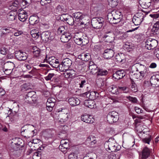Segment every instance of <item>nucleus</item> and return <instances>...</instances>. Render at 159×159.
<instances>
[{
  "instance_id": "8",
  "label": "nucleus",
  "mask_w": 159,
  "mask_h": 159,
  "mask_svg": "<svg viewBox=\"0 0 159 159\" xmlns=\"http://www.w3.org/2000/svg\"><path fill=\"white\" fill-rule=\"evenodd\" d=\"M114 54V50L113 49L107 48L105 50L103 56L106 59H110L113 57Z\"/></svg>"
},
{
  "instance_id": "34",
  "label": "nucleus",
  "mask_w": 159,
  "mask_h": 159,
  "mask_svg": "<svg viewBox=\"0 0 159 159\" xmlns=\"http://www.w3.org/2000/svg\"><path fill=\"white\" fill-rule=\"evenodd\" d=\"M64 133H61L60 134H59V137L60 138L63 139L61 141V144H66V145H69L68 143V140H66V139H65L63 138V137H62V136L63 135V134H64L65 136H66V132L65 131L64 132Z\"/></svg>"
},
{
  "instance_id": "64",
  "label": "nucleus",
  "mask_w": 159,
  "mask_h": 159,
  "mask_svg": "<svg viewBox=\"0 0 159 159\" xmlns=\"http://www.w3.org/2000/svg\"><path fill=\"white\" fill-rule=\"evenodd\" d=\"M68 110L67 109H62L61 110H59V111H58V112H59L61 111V112L64 113V114H67V112Z\"/></svg>"
},
{
  "instance_id": "42",
  "label": "nucleus",
  "mask_w": 159,
  "mask_h": 159,
  "mask_svg": "<svg viewBox=\"0 0 159 159\" xmlns=\"http://www.w3.org/2000/svg\"><path fill=\"white\" fill-rule=\"evenodd\" d=\"M7 18L8 20L12 21L16 19L15 15L13 11H11L8 13L7 15Z\"/></svg>"
},
{
  "instance_id": "9",
  "label": "nucleus",
  "mask_w": 159,
  "mask_h": 159,
  "mask_svg": "<svg viewBox=\"0 0 159 159\" xmlns=\"http://www.w3.org/2000/svg\"><path fill=\"white\" fill-rule=\"evenodd\" d=\"M89 70L90 73L93 75L97 73L98 68L97 66L93 61H90L89 64Z\"/></svg>"
},
{
  "instance_id": "60",
  "label": "nucleus",
  "mask_w": 159,
  "mask_h": 159,
  "mask_svg": "<svg viewBox=\"0 0 159 159\" xmlns=\"http://www.w3.org/2000/svg\"><path fill=\"white\" fill-rule=\"evenodd\" d=\"M40 49H38L37 50L34 51L33 53L35 57H37L40 55Z\"/></svg>"
},
{
  "instance_id": "57",
  "label": "nucleus",
  "mask_w": 159,
  "mask_h": 159,
  "mask_svg": "<svg viewBox=\"0 0 159 159\" xmlns=\"http://www.w3.org/2000/svg\"><path fill=\"white\" fill-rule=\"evenodd\" d=\"M87 84V82L85 80H82L80 81V82L79 83L80 88H83L84 85Z\"/></svg>"
},
{
  "instance_id": "19",
  "label": "nucleus",
  "mask_w": 159,
  "mask_h": 159,
  "mask_svg": "<svg viewBox=\"0 0 159 159\" xmlns=\"http://www.w3.org/2000/svg\"><path fill=\"white\" fill-rule=\"evenodd\" d=\"M23 68H26L27 70H29L32 69L31 71L29 72V73L32 75L35 74L36 72V69L34 68H33V66L31 65L26 63L23 64Z\"/></svg>"
},
{
  "instance_id": "33",
  "label": "nucleus",
  "mask_w": 159,
  "mask_h": 159,
  "mask_svg": "<svg viewBox=\"0 0 159 159\" xmlns=\"http://www.w3.org/2000/svg\"><path fill=\"white\" fill-rule=\"evenodd\" d=\"M67 27L65 25L60 26L57 30V33L59 34H64L66 32Z\"/></svg>"
},
{
  "instance_id": "56",
  "label": "nucleus",
  "mask_w": 159,
  "mask_h": 159,
  "mask_svg": "<svg viewBox=\"0 0 159 159\" xmlns=\"http://www.w3.org/2000/svg\"><path fill=\"white\" fill-rule=\"evenodd\" d=\"M60 148L61 149V151H62V149H65L66 151V150L69 148V145H68L66 144H61V145L59 146Z\"/></svg>"
},
{
  "instance_id": "12",
  "label": "nucleus",
  "mask_w": 159,
  "mask_h": 159,
  "mask_svg": "<svg viewBox=\"0 0 159 159\" xmlns=\"http://www.w3.org/2000/svg\"><path fill=\"white\" fill-rule=\"evenodd\" d=\"M73 16L75 18V21H80V20L84 18L85 20L88 17L84 15L82 13L80 12H76L73 13L72 14Z\"/></svg>"
},
{
  "instance_id": "30",
  "label": "nucleus",
  "mask_w": 159,
  "mask_h": 159,
  "mask_svg": "<svg viewBox=\"0 0 159 159\" xmlns=\"http://www.w3.org/2000/svg\"><path fill=\"white\" fill-rule=\"evenodd\" d=\"M14 65L13 63L10 62L9 64L7 65V66L10 67V69L4 68L5 70L4 72L5 74L9 75L11 73L13 69Z\"/></svg>"
},
{
  "instance_id": "38",
  "label": "nucleus",
  "mask_w": 159,
  "mask_h": 159,
  "mask_svg": "<svg viewBox=\"0 0 159 159\" xmlns=\"http://www.w3.org/2000/svg\"><path fill=\"white\" fill-rule=\"evenodd\" d=\"M108 4L111 7H115L118 4V0H107Z\"/></svg>"
},
{
  "instance_id": "15",
  "label": "nucleus",
  "mask_w": 159,
  "mask_h": 159,
  "mask_svg": "<svg viewBox=\"0 0 159 159\" xmlns=\"http://www.w3.org/2000/svg\"><path fill=\"white\" fill-rule=\"evenodd\" d=\"M81 119L83 121L87 123H93L94 120L92 116L86 114H84L82 116Z\"/></svg>"
},
{
  "instance_id": "54",
  "label": "nucleus",
  "mask_w": 159,
  "mask_h": 159,
  "mask_svg": "<svg viewBox=\"0 0 159 159\" xmlns=\"http://www.w3.org/2000/svg\"><path fill=\"white\" fill-rule=\"evenodd\" d=\"M52 0H41L40 3L43 6L48 3L51 2Z\"/></svg>"
},
{
  "instance_id": "53",
  "label": "nucleus",
  "mask_w": 159,
  "mask_h": 159,
  "mask_svg": "<svg viewBox=\"0 0 159 159\" xmlns=\"http://www.w3.org/2000/svg\"><path fill=\"white\" fill-rule=\"evenodd\" d=\"M56 102L55 99L53 98H50L48 99L46 104H50V103H55Z\"/></svg>"
},
{
  "instance_id": "17",
  "label": "nucleus",
  "mask_w": 159,
  "mask_h": 159,
  "mask_svg": "<svg viewBox=\"0 0 159 159\" xmlns=\"http://www.w3.org/2000/svg\"><path fill=\"white\" fill-rule=\"evenodd\" d=\"M151 150L147 147H145L142 150V158L146 159L150 155Z\"/></svg>"
},
{
  "instance_id": "7",
  "label": "nucleus",
  "mask_w": 159,
  "mask_h": 159,
  "mask_svg": "<svg viewBox=\"0 0 159 159\" xmlns=\"http://www.w3.org/2000/svg\"><path fill=\"white\" fill-rule=\"evenodd\" d=\"M118 114V113L115 111L110 112L107 117V121L111 124L117 121L119 118Z\"/></svg>"
},
{
  "instance_id": "11",
  "label": "nucleus",
  "mask_w": 159,
  "mask_h": 159,
  "mask_svg": "<svg viewBox=\"0 0 159 159\" xmlns=\"http://www.w3.org/2000/svg\"><path fill=\"white\" fill-rule=\"evenodd\" d=\"M151 85L153 87H157L159 86V75H156L152 76L150 80Z\"/></svg>"
},
{
  "instance_id": "47",
  "label": "nucleus",
  "mask_w": 159,
  "mask_h": 159,
  "mask_svg": "<svg viewBox=\"0 0 159 159\" xmlns=\"http://www.w3.org/2000/svg\"><path fill=\"white\" fill-rule=\"evenodd\" d=\"M78 156L77 154L74 153H71L68 156V159H77Z\"/></svg>"
},
{
  "instance_id": "50",
  "label": "nucleus",
  "mask_w": 159,
  "mask_h": 159,
  "mask_svg": "<svg viewBox=\"0 0 159 159\" xmlns=\"http://www.w3.org/2000/svg\"><path fill=\"white\" fill-rule=\"evenodd\" d=\"M67 14H63L61 15L60 17V19L62 21H66L68 16Z\"/></svg>"
},
{
  "instance_id": "24",
  "label": "nucleus",
  "mask_w": 159,
  "mask_h": 159,
  "mask_svg": "<svg viewBox=\"0 0 159 159\" xmlns=\"http://www.w3.org/2000/svg\"><path fill=\"white\" fill-rule=\"evenodd\" d=\"M68 102L71 105L73 106L78 105L80 103V100L77 98H70L68 100Z\"/></svg>"
},
{
  "instance_id": "29",
  "label": "nucleus",
  "mask_w": 159,
  "mask_h": 159,
  "mask_svg": "<svg viewBox=\"0 0 159 159\" xmlns=\"http://www.w3.org/2000/svg\"><path fill=\"white\" fill-rule=\"evenodd\" d=\"M86 142L91 145H94L96 142V138L93 135H90L87 138Z\"/></svg>"
},
{
  "instance_id": "37",
  "label": "nucleus",
  "mask_w": 159,
  "mask_h": 159,
  "mask_svg": "<svg viewBox=\"0 0 159 159\" xmlns=\"http://www.w3.org/2000/svg\"><path fill=\"white\" fill-rule=\"evenodd\" d=\"M108 73V71L107 70L102 69H98L97 76L105 75H107Z\"/></svg>"
},
{
  "instance_id": "46",
  "label": "nucleus",
  "mask_w": 159,
  "mask_h": 159,
  "mask_svg": "<svg viewBox=\"0 0 159 159\" xmlns=\"http://www.w3.org/2000/svg\"><path fill=\"white\" fill-rule=\"evenodd\" d=\"M126 98L130 101L131 102L133 103H136L137 102L138 100L137 98L135 97H133L130 96L127 97Z\"/></svg>"
},
{
  "instance_id": "62",
  "label": "nucleus",
  "mask_w": 159,
  "mask_h": 159,
  "mask_svg": "<svg viewBox=\"0 0 159 159\" xmlns=\"http://www.w3.org/2000/svg\"><path fill=\"white\" fill-rule=\"evenodd\" d=\"M116 61L119 62H121L123 60L119 55L116 56Z\"/></svg>"
},
{
  "instance_id": "59",
  "label": "nucleus",
  "mask_w": 159,
  "mask_h": 159,
  "mask_svg": "<svg viewBox=\"0 0 159 159\" xmlns=\"http://www.w3.org/2000/svg\"><path fill=\"white\" fill-rule=\"evenodd\" d=\"M82 56L84 57V60L85 61H88L90 57L89 54L84 53L82 54Z\"/></svg>"
},
{
  "instance_id": "61",
  "label": "nucleus",
  "mask_w": 159,
  "mask_h": 159,
  "mask_svg": "<svg viewBox=\"0 0 159 159\" xmlns=\"http://www.w3.org/2000/svg\"><path fill=\"white\" fill-rule=\"evenodd\" d=\"M7 49L4 47H2L0 49V52L1 54L5 55L6 53Z\"/></svg>"
},
{
  "instance_id": "49",
  "label": "nucleus",
  "mask_w": 159,
  "mask_h": 159,
  "mask_svg": "<svg viewBox=\"0 0 159 159\" xmlns=\"http://www.w3.org/2000/svg\"><path fill=\"white\" fill-rule=\"evenodd\" d=\"M31 34L33 38H35L36 39L38 38L40 34V33L38 32H36V33H34L33 30H31Z\"/></svg>"
},
{
  "instance_id": "18",
  "label": "nucleus",
  "mask_w": 159,
  "mask_h": 159,
  "mask_svg": "<svg viewBox=\"0 0 159 159\" xmlns=\"http://www.w3.org/2000/svg\"><path fill=\"white\" fill-rule=\"evenodd\" d=\"M71 38V35L70 34L68 33H66L64 34H63L61 36L60 39L61 41L63 43L68 42Z\"/></svg>"
},
{
  "instance_id": "32",
  "label": "nucleus",
  "mask_w": 159,
  "mask_h": 159,
  "mask_svg": "<svg viewBox=\"0 0 159 159\" xmlns=\"http://www.w3.org/2000/svg\"><path fill=\"white\" fill-rule=\"evenodd\" d=\"M62 62L64 65V66L65 68H67L68 69L72 64L71 61L68 58H66L63 60Z\"/></svg>"
},
{
  "instance_id": "41",
  "label": "nucleus",
  "mask_w": 159,
  "mask_h": 159,
  "mask_svg": "<svg viewBox=\"0 0 159 159\" xmlns=\"http://www.w3.org/2000/svg\"><path fill=\"white\" fill-rule=\"evenodd\" d=\"M146 15L145 13L144 14L142 11H140L137 13L134 16L143 20V19L145 16Z\"/></svg>"
},
{
  "instance_id": "27",
  "label": "nucleus",
  "mask_w": 159,
  "mask_h": 159,
  "mask_svg": "<svg viewBox=\"0 0 159 159\" xmlns=\"http://www.w3.org/2000/svg\"><path fill=\"white\" fill-rule=\"evenodd\" d=\"M123 47L128 51L132 50L134 47V45L130 42H126L124 45Z\"/></svg>"
},
{
  "instance_id": "58",
  "label": "nucleus",
  "mask_w": 159,
  "mask_h": 159,
  "mask_svg": "<svg viewBox=\"0 0 159 159\" xmlns=\"http://www.w3.org/2000/svg\"><path fill=\"white\" fill-rule=\"evenodd\" d=\"M134 109L136 112L138 114L143 113V110L139 107H134Z\"/></svg>"
},
{
  "instance_id": "2",
  "label": "nucleus",
  "mask_w": 159,
  "mask_h": 159,
  "mask_svg": "<svg viewBox=\"0 0 159 159\" xmlns=\"http://www.w3.org/2000/svg\"><path fill=\"white\" fill-rule=\"evenodd\" d=\"M106 150L109 152L117 151L120 150L121 146L117 143L114 139H109L108 142L105 144Z\"/></svg>"
},
{
  "instance_id": "45",
  "label": "nucleus",
  "mask_w": 159,
  "mask_h": 159,
  "mask_svg": "<svg viewBox=\"0 0 159 159\" xmlns=\"http://www.w3.org/2000/svg\"><path fill=\"white\" fill-rule=\"evenodd\" d=\"M57 67L59 68V70L61 72L65 71V72L67 70H68L67 68H65V67L64 66V65H63L62 62L61 64H59L57 66Z\"/></svg>"
},
{
  "instance_id": "14",
  "label": "nucleus",
  "mask_w": 159,
  "mask_h": 159,
  "mask_svg": "<svg viewBox=\"0 0 159 159\" xmlns=\"http://www.w3.org/2000/svg\"><path fill=\"white\" fill-rule=\"evenodd\" d=\"M15 56L17 59L20 61L25 60L27 58V55L26 53L21 52L20 51L16 53Z\"/></svg>"
},
{
  "instance_id": "20",
  "label": "nucleus",
  "mask_w": 159,
  "mask_h": 159,
  "mask_svg": "<svg viewBox=\"0 0 159 159\" xmlns=\"http://www.w3.org/2000/svg\"><path fill=\"white\" fill-rule=\"evenodd\" d=\"M66 9L64 6L60 5H57L55 9V12L59 15L64 14L66 12Z\"/></svg>"
},
{
  "instance_id": "35",
  "label": "nucleus",
  "mask_w": 159,
  "mask_h": 159,
  "mask_svg": "<svg viewBox=\"0 0 159 159\" xmlns=\"http://www.w3.org/2000/svg\"><path fill=\"white\" fill-rule=\"evenodd\" d=\"M108 91L113 94H117L119 93L118 89L115 85L110 86L108 88Z\"/></svg>"
},
{
  "instance_id": "16",
  "label": "nucleus",
  "mask_w": 159,
  "mask_h": 159,
  "mask_svg": "<svg viewBox=\"0 0 159 159\" xmlns=\"http://www.w3.org/2000/svg\"><path fill=\"white\" fill-rule=\"evenodd\" d=\"M18 16L19 20L22 22L25 21L27 18V13L24 10L19 11Z\"/></svg>"
},
{
  "instance_id": "40",
  "label": "nucleus",
  "mask_w": 159,
  "mask_h": 159,
  "mask_svg": "<svg viewBox=\"0 0 159 159\" xmlns=\"http://www.w3.org/2000/svg\"><path fill=\"white\" fill-rule=\"evenodd\" d=\"M88 94H89V96L90 98L94 99L95 98V96L96 93L95 92H93L90 93L86 92L82 94V95L84 96V95H85L87 96V97H88L87 95Z\"/></svg>"
},
{
  "instance_id": "63",
  "label": "nucleus",
  "mask_w": 159,
  "mask_h": 159,
  "mask_svg": "<svg viewBox=\"0 0 159 159\" xmlns=\"http://www.w3.org/2000/svg\"><path fill=\"white\" fill-rule=\"evenodd\" d=\"M22 32L20 31H18L14 33V35L16 36H18L22 34Z\"/></svg>"
},
{
  "instance_id": "31",
  "label": "nucleus",
  "mask_w": 159,
  "mask_h": 159,
  "mask_svg": "<svg viewBox=\"0 0 159 159\" xmlns=\"http://www.w3.org/2000/svg\"><path fill=\"white\" fill-rule=\"evenodd\" d=\"M50 32L49 31L43 32L41 35V38L43 40L47 41L49 39L50 35Z\"/></svg>"
},
{
  "instance_id": "22",
  "label": "nucleus",
  "mask_w": 159,
  "mask_h": 159,
  "mask_svg": "<svg viewBox=\"0 0 159 159\" xmlns=\"http://www.w3.org/2000/svg\"><path fill=\"white\" fill-rule=\"evenodd\" d=\"M76 72L73 70H67L64 73V75L67 78H72L75 76Z\"/></svg>"
},
{
  "instance_id": "23",
  "label": "nucleus",
  "mask_w": 159,
  "mask_h": 159,
  "mask_svg": "<svg viewBox=\"0 0 159 159\" xmlns=\"http://www.w3.org/2000/svg\"><path fill=\"white\" fill-rule=\"evenodd\" d=\"M39 22V18L36 15L31 16L29 18V23L31 25H34Z\"/></svg>"
},
{
  "instance_id": "43",
  "label": "nucleus",
  "mask_w": 159,
  "mask_h": 159,
  "mask_svg": "<svg viewBox=\"0 0 159 159\" xmlns=\"http://www.w3.org/2000/svg\"><path fill=\"white\" fill-rule=\"evenodd\" d=\"M132 20L133 22L135 25H140L143 21L134 16L133 17Z\"/></svg>"
},
{
  "instance_id": "13",
  "label": "nucleus",
  "mask_w": 159,
  "mask_h": 159,
  "mask_svg": "<svg viewBox=\"0 0 159 159\" xmlns=\"http://www.w3.org/2000/svg\"><path fill=\"white\" fill-rule=\"evenodd\" d=\"M125 75V73L124 70H119L113 74V77L116 79L119 80L122 78Z\"/></svg>"
},
{
  "instance_id": "52",
  "label": "nucleus",
  "mask_w": 159,
  "mask_h": 159,
  "mask_svg": "<svg viewBox=\"0 0 159 159\" xmlns=\"http://www.w3.org/2000/svg\"><path fill=\"white\" fill-rule=\"evenodd\" d=\"M131 90L132 91L134 92H136L137 91V88L136 84H132L131 86Z\"/></svg>"
},
{
  "instance_id": "26",
  "label": "nucleus",
  "mask_w": 159,
  "mask_h": 159,
  "mask_svg": "<svg viewBox=\"0 0 159 159\" xmlns=\"http://www.w3.org/2000/svg\"><path fill=\"white\" fill-rule=\"evenodd\" d=\"M95 103L92 100H85L84 105L86 107L90 108H93L94 107Z\"/></svg>"
},
{
  "instance_id": "5",
  "label": "nucleus",
  "mask_w": 159,
  "mask_h": 159,
  "mask_svg": "<svg viewBox=\"0 0 159 159\" xmlns=\"http://www.w3.org/2000/svg\"><path fill=\"white\" fill-rule=\"evenodd\" d=\"M104 22V20L103 18H94L92 20V25L93 27L96 29L101 28Z\"/></svg>"
},
{
  "instance_id": "6",
  "label": "nucleus",
  "mask_w": 159,
  "mask_h": 159,
  "mask_svg": "<svg viewBox=\"0 0 159 159\" xmlns=\"http://www.w3.org/2000/svg\"><path fill=\"white\" fill-rule=\"evenodd\" d=\"M157 45L158 42L157 40L150 38L148 39L145 42V47L149 50L154 49Z\"/></svg>"
},
{
  "instance_id": "28",
  "label": "nucleus",
  "mask_w": 159,
  "mask_h": 159,
  "mask_svg": "<svg viewBox=\"0 0 159 159\" xmlns=\"http://www.w3.org/2000/svg\"><path fill=\"white\" fill-rule=\"evenodd\" d=\"M9 111L8 112L9 114L10 115V116L11 117V120L12 119L11 121H12L14 120L15 119L17 116L16 113L18 112V110L15 111L14 108L12 109H9Z\"/></svg>"
},
{
  "instance_id": "4",
  "label": "nucleus",
  "mask_w": 159,
  "mask_h": 159,
  "mask_svg": "<svg viewBox=\"0 0 159 159\" xmlns=\"http://www.w3.org/2000/svg\"><path fill=\"white\" fill-rule=\"evenodd\" d=\"M75 42L78 45L84 46L89 43V40L87 37L85 38L80 35L79 33L75 34L74 37Z\"/></svg>"
},
{
  "instance_id": "10",
  "label": "nucleus",
  "mask_w": 159,
  "mask_h": 159,
  "mask_svg": "<svg viewBox=\"0 0 159 159\" xmlns=\"http://www.w3.org/2000/svg\"><path fill=\"white\" fill-rule=\"evenodd\" d=\"M103 38L106 42L111 43L114 40V35L112 32H109L104 35Z\"/></svg>"
},
{
  "instance_id": "1",
  "label": "nucleus",
  "mask_w": 159,
  "mask_h": 159,
  "mask_svg": "<svg viewBox=\"0 0 159 159\" xmlns=\"http://www.w3.org/2000/svg\"><path fill=\"white\" fill-rule=\"evenodd\" d=\"M122 17L121 13L120 11H114L108 15V20L112 24H117L121 20Z\"/></svg>"
},
{
  "instance_id": "21",
  "label": "nucleus",
  "mask_w": 159,
  "mask_h": 159,
  "mask_svg": "<svg viewBox=\"0 0 159 159\" xmlns=\"http://www.w3.org/2000/svg\"><path fill=\"white\" fill-rule=\"evenodd\" d=\"M140 4L143 8H147L151 5V0H140Z\"/></svg>"
},
{
  "instance_id": "36",
  "label": "nucleus",
  "mask_w": 159,
  "mask_h": 159,
  "mask_svg": "<svg viewBox=\"0 0 159 159\" xmlns=\"http://www.w3.org/2000/svg\"><path fill=\"white\" fill-rule=\"evenodd\" d=\"M36 96L35 92L34 91H30L26 95L25 99H28L29 100L30 99H32V98H35Z\"/></svg>"
},
{
  "instance_id": "51",
  "label": "nucleus",
  "mask_w": 159,
  "mask_h": 159,
  "mask_svg": "<svg viewBox=\"0 0 159 159\" xmlns=\"http://www.w3.org/2000/svg\"><path fill=\"white\" fill-rule=\"evenodd\" d=\"M32 158L33 159H40L41 154L37 152H35L34 153Z\"/></svg>"
},
{
  "instance_id": "3",
  "label": "nucleus",
  "mask_w": 159,
  "mask_h": 159,
  "mask_svg": "<svg viewBox=\"0 0 159 159\" xmlns=\"http://www.w3.org/2000/svg\"><path fill=\"white\" fill-rule=\"evenodd\" d=\"M136 70L139 72V74H134V77L136 79H142L146 74L147 71V67L144 65L138 63L135 64Z\"/></svg>"
},
{
  "instance_id": "39",
  "label": "nucleus",
  "mask_w": 159,
  "mask_h": 159,
  "mask_svg": "<svg viewBox=\"0 0 159 159\" xmlns=\"http://www.w3.org/2000/svg\"><path fill=\"white\" fill-rule=\"evenodd\" d=\"M67 23L69 25H73L75 20H74L72 16L68 15L66 21Z\"/></svg>"
},
{
  "instance_id": "55",
  "label": "nucleus",
  "mask_w": 159,
  "mask_h": 159,
  "mask_svg": "<svg viewBox=\"0 0 159 159\" xmlns=\"http://www.w3.org/2000/svg\"><path fill=\"white\" fill-rule=\"evenodd\" d=\"M54 75L55 74L54 73H49L47 76L45 77V79L47 81L50 80Z\"/></svg>"
},
{
  "instance_id": "25",
  "label": "nucleus",
  "mask_w": 159,
  "mask_h": 159,
  "mask_svg": "<svg viewBox=\"0 0 159 159\" xmlns=\"http://www.w3.org/2000/svg\"><path fill=\"white\" fill-rule=\"evenodd\" d=\"M151 32L153 34H159V21L155 23L151 30Z\"/></svg>"
},
{
  "instance_id": "48",
  "label": "nucleus",
  "mask_w": 159,
  "mask_h": 159,
  "mask_svg": "<svg viewBox=\"0 0 159 159\" xmlns=\"http://www.w3.org/2000/svg\"><path fill=\"white\" fill-rule=\"evenodd\" d=\"M119 89L123 92L125 93H127L129 91V89L128 88L125 86L124 87H119Z\"/></svg>"
},
{
  "instance_id": "44",
  "label": "nucleus",
  "mask_w": 159,
  "mask_h": 159,
  "mask_svg": "<svg viewBox=\"0 0 159 159\" xmlns=\"http://www.w3.org/2000/svg\"><path fill=\"white\" fill-rule=\"evenodd\" d=\"M153 138V136L152 135H150L148 137L143 139L142 140L143 143L149 144L150 142L152 139Z\"/></svg>"
}]
</instances>
